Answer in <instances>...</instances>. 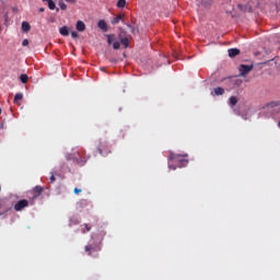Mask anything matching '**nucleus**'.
I'll return each mask as SVG.
<instances>
[{
  "instance_id": "obj_30",
  "label": "nucleus",
  "mask_w": 280,
  "mask_h": 280,
  "mask_svg": "<svg viewBox=\"0 0 280 280\" xmlns=\"http://www.w3.org/2000/svg\"><path fill=\"white\" fill-rule=\"evenodd\" d=\"M80 192H82V190H81V189H79V188H74V194H75V195H79Z\"/></svg>"
},
{
  "instance_id": "obj_11",
  "label": "nucleus",
  "mask_w": 280,
  "mask_h": 280,
  "mask_svg": "<svg viewBox=\"0 0 280 280\" xmlns=\"http://www.w3.org/2000/svg\"><path fill=\"white\" fill-rule=\"evenodd\" d=\"M125 15L122 13H119V15H116L115 19L112 20V25H117L120 21H122Z\"/></svg>"
},
{
  "instance_id": "obj_19",
  "label": "nucleus",
  "mask_w": 280,
  "mask_h": 280,
  "mask_svg": "<svg viewBox=\"0 0 280 280\" xmlns=\"http://www.w3.org/2000/svg\"><path fill=\"white\" fill-rule=\"evenodd\" d=\"M127 1L126 0H118L116 3V7L119 9H122L126 7Z\"/></svg>"
},
{
  "instance_id": "obj_12",
  "label": "nucleus",
  "mask_w": 280,
  "mask_h": 280,
  "mask_svg": "<svg viewBox=\"0 0 280 280\" xmlns=\"http://www.w3.org/2000/svg\"><path fill=\"white\" fill-rule=\"evenodd\" d=\"M237 9L242 12H252V8H249L248 5H244L242 3L237 4Z\"/></svg>"
},
{
  "instance_id": "obj_24",
  "label": "nucleus",
  "mask_w": 280,
  "mask_h": 280,
  "mask_svg": "<svg viewBox=\"0 0 280 280\" xmlns=\"http://www.w3.org/2000/svg\"><path fill=\"white\" fill-rule=\"evenodd\" d=\"M79 208H84V207H86V206H89V201L88 200H84V199H82L81 201H79Z\"/></svg>"
},
{
  "instance_id": "obj_27",
  "label": "nucleus",
  "mask_w": 280,
  "mask_h": 280,
  "mask_svg": "<svg viewBox=\"0 0 280 280\" xmlns=\"http://www.w3.org/2000/svg\"><path fill=\"white\" fill-rule=\"evenodd\" d=\"M56 182V174L55 173H50V183H55Z\"/></svg>"
},
{
  "instance_id": "obj_34",
  "label": "nucleus",
  "mask_w": 280,
  "mask_h": 280,
  "mask_svg": "<svg viewBox=\"0 0 280 280\" xmlns=\"http://www.w3.org/2000/svg\"><path fill=\"white\" fill-rule=\"evenodd\" d=\"M272 106H279L280 103H271Z\"/></svg>"
},
{
  "instance_id": "obj_4",
  "label": "nucleus",
  "mask_w": 280,
  "mask_h": 280,
  "mask_svg": "<svg viewBox=\"0 0 280 280\" xmlns=\"http://www.w3.org/2000/svg\"><path fill=\"white\" fill-rule=\"evenodd\" d=\"M238 70L242 77H246L250 71L254 70V66H246L245 63H242Z\"/></svg>"
},
{
  "instance_id": "obj_23",
  "label": "nucleus",
  "mask_w": 280,
  "mask_h": 280,
  "mask_svg": "<svg viewBox=\"0 0 280 280\" xmlns=\"http://www.w3.org/2000/svg\"><path fill=\"white\" fill-rule=\"evenodd\" d=\"M106 37H107V44L113 45L115 40V35H106Z\"/></svg>"
},
{
  "instance_id": "obj_7",
  "label": "nucleus",
  "mask_w": 280,
  "mask_h": 280,
  "mask_svg": "<svg viewBox=\"0 0 280 280\" xmlns=\"http://www.w3.org/2000/svg\"><path fill=\"white\" fill-rule=\"evenodd\" d=\"M228 54L230 58H235L241 54V50L240 48H229Z\"/></svg>"
},
{
  "instance_id": "obj_2",
  "label": "nucleus",
  "mask_w": 280,
  "mask_h": 280,
  "mask_svg": "<svg viewBox=\"0 0 280 280\" xmlns=\"http://www.w3.org/2000/svg\"><path fill=\"white\" fill-rule=\"evenodd\" d=\"M84 154V152L77 151L74 154L68 156V160H72L80 166H83L86 163V160L82 158Z\"/></svg>"
},
{
  "instance_id": "obj_26",
  "label": "nucleus",
  "mask_w": 280,
  "mask_h": 280,
  "mask_svg": "<svg viewBox=\"0 0 280 280\" xmlns=\"http://www.w3.org/2000/svg\"><path fill=\"white\" fill-rule=\"evenodd\" d=\"M120 48V42H113V49H119Z\"/></svg>"
},
{
  "instance_id": "obj_17",
  "label": "nucleus",
  "mask_w": 280,
  "mask_h": 280,
  "mask_svg": "<svg viewBox=\"0 0 280 280\" xmlns=\"http://www.w3.org/2000/svg\"><path fill=\"white\" fill-rule=\"evenodd\" d=\"M92 228L89 224L81 225V233L85 234L86 232H90Z\"/></svg>"
},
{
  "instance_id": "obj_21",
  "label": "nucleus",
  "mask_w": 280,
  "mask_h": 280,
  "mask_svg": "<svg viewBox=\"0 0 280 280\" xmlns=\"http://www.w3.org/2000/svg\"><path fill=\"white\" fill-rule=\"evenodd\" d=\"M22 100H23V94L18 93V94H15V97L13 98V103L16 104V103H19Z\"/></svg>"
},
{
  "instance_id": "obj_10",
  "label": "nucleus",
  "mask_w": 280,
  "mask_h": 280,
  "mask_svg": "<svg viewBox=\"0 0 280 280\" xmlns=\"http://www.w3.org/2000/svg\"><path fill=\"white\" fill-rule=\"evenodd\" d=\"M225 93V90L222 88H215L213 89V93H211L212 96H220Z\"/></svg>"
},
{
  "instance_id": "obj_13",
  "label": "nucleus",
  "mask_w": 280,
  "mask_h": 280,
  "mask_svg": "<svg viewBox=\"0 0 280 280\" xmlns=\"http://www.w3.org/2000/svg\"><path fill=\"white\" fill-rule=\"evenodd\" d=\"M85 30H86V26H85L84 22H81V20H79L77 22V31L84 32Z\"/></svg>"
},
{
  "instance_id": "obj_15",
  "label": "nucleus",
  "mask_w": 280,
  "mask_h": 280,
  "mask_svg": "<svg viewBox=\"0 0 280 280\" xmlns=\"http://www.w3.org/2000/svg\"><path fill=\"white\" fill-rule=\"evenodd\" d=\"M237 103H238V100H237V97H236V96H232V97H230V100H229V104H230V106H231V107L236 106V105H237Z\"/></svg>"
},
{
  "instance_id": "obj_14",
  "label": "nucleus",
  "mask_w": 280,
  "mask_h": 280,
  "mask_svg": "<svg viewBox=\"0 0 280 280\" xmlns=\"http://www.w3.org/2000/svg\"><path fill=\"white\" fill-rule=\"evenodd\" d=\"M59 34H61V36H69L68 26H61V28H59Z\"/></svg>"
},
{
  "instance_id": "obj_36",
  "label": "nucleus",
  "mask_w": 280,
  "mask_h": 280,
  "mask_svg": "<svg viewBox=\"0 0 280 280\" xmlns=\"http://www.w3.org/2000/svg\"><path fill=\"white\" fill-rule=\"evenodd\" d=\"M1 113H2V109L0 108V115H1Z\"/></svg>"
},
{
  "instance_id": "obj_37",
  "label": "nucleus",
  "mask_w": 280,
  "mask_h": 280,
  "mask_svg": "<svg viewBox=\"0 0 280 280\" xmlns=\"http://www.w3.org/2000/svg\"><path fill=\"white\" fill-rule=\"evenodd\" d=\"M278 126H279V128H280V121L278 122Z\"/></svg>"
},
{
  "instance_id": "obj_6",
  "label": "nucleus",
  "mask_w": 280,
  "mask_h": 280,
  "mask_svg": "<svg viewBox=\"0 0 280 280\" xmlns=\"http://www.w3.org/2000/svg\"><path fill=\"white\" fill-rule=\"evenodd\" d=\"M44 192V188L40 186H35L33 190H31V194H33V199L38 198Z\"/></svg>"
},
{
  "instance_id": "obj_33",
  "label": "nucleus",
  "mask_w": 280,
  "mask_h": 280,
  "mask_svg": "<svg viewBox=\"0 0 280 280\" xmlns=\"http://www.w3.org/2000/svg\"><path fill=\"white\" fill-rule=\"evenodd\" d=\"M45 12V8H39V13Z\"/></svg>"
},
{
  "instance_id": "obj_35",
  "label": "nucleus",
  "mask_w": 280,
  "mask_h": 280,
  "mask_svg": "<svg viewBox=\"0 0 280 280\" xmlns=\"http://www.w3.org/2000/svg\"><path fill=\"white\" fill-rule=\"evenodd\" d=\"M72 223H74V224H79L80 222H79V221H72Z\"/></svg>"
},
{
  "instance_id": "obj_3",
  "label": "nucleus",
  "mask_w": 280,
  "mask_h": 280,
  "mask_svg": "<svg viewBox=\"0 0 280 280\" xmlns=\"http://www.w3.org/2000/svg\"><path fill=\"white\" fill-rule=\"evenodd\" d=\"M97 152L102 155V156H106L110 153V149L107 144V142H100L98 147H97Z\"/></svg>"
},
{
  "instance_id": "obj_16",
  "label": "nucleus",
  "mask_w": 280,
  "mask_h": 280,
  "mask_svg": "<svg viewBox=\"0 0 280 280\" xmlns=\"http://www.w3.org/2000/svg\"><path fill=\"white\" fill-rule=\"evenodd\" d=\"M44 2H48V9L56 10V2L54 0H43Z\"/></svg>"
},
{
  "instance_id": "obj_8",
  "label": "nucleus",
  "mask_w": 280,
  "mask_h": 280,
  "mask_svg": "<svg viewBox=\"0 0 280 280\" xmlns=\"http://www.w3.org/2000/svg\"><path fill=\"white\" fill-rule=\"evenodd\" d=\"M97 250L98 248L94 245H91V244L85 245V252L88 253L89 256H92V253H95Z\"/></svg>"
},
{
  "instance_id": "obj_38",
  "label": "nucleus",
  "mask_w": 280,
  "mask_h": 280,
  "mask_svg": "<svg viewBox=\"0 0 280 280\" xmlns=\"http://www.w3.org/2000/svg\"><path fill=\"white\" fill-rule=\"evenodd\" d=\"M57 12H59V8H57Z\"/></svg>"
},
{
  "instance_id": "obj_20",
  "label": "nucleus",
  "mask_w": 280,
  "mask_h": 280,
  "mask_svg": "<svg viewBox=\"0 0 280 280\" xmlns=\"http://www.w3.org/2000/svg\"><path fill=\"white\" fill-rule=\"evenodd\" d=\"M120 44H121L125 48H128V47H129V39H128V37H124L122 39H120Z\"/></svg>"
},
{
  "instance_id": "obj_9",
  "label": "nucleus",
  "mask_w": 280,
  "mask_h": 280,
  "mask_svg": "<svg viewBox=\"0 0 280 280\" xmlns=\"http://www.w3.org/2000/svg\"><path fill=\"white\" fill-rule=\"evenodd\" d=\"M97 27L104 32L108 31L107 22H105V20H98Z\"/></svg>"
},
{
  "instance_id": "obj_5",
  "label": "nucleus",
  "mask_w": 280,
  "mask_h": 280,
  "mask_svg": "<svg viewBox=\"0 0 280 280\" xmlns=\"http://www.w3.org/2000/svg\"><path fill=\"white\" fill-rule=\"evenodd\" d=\"M30 206L28 200L23 199L20 200L15 203V206H13V209H15V211H22L23 209L27 208Z\"/></svg>"
},
{
  "instance_id": "obj_28",
  "label": "nucleus",
  "mask_w": 280,
  "mask_h": 280,
  "mask_svg": "<svg viewBox=\"0 0 280 280\" xmlns=\"http://www.w3.org/2000/svg\"><path fill=\"white\" fill-rule=\"evenodd\" d=\"M30 45L28 39H22V46L26 47Z\"/></svg>"
},
{
  "instance_id": "obj_18",
  "label": "nucleus",
  "mask_w": 280,
  "mask_h": 280,
  "mask_svg": "<svg viewBox=\"0 0 280 280\" xmlns=\"http://www.w3.org/2000/svg\"><path fill=\"white\" fill-rule=\"evenodd\" d=\"M30 30L31 25L28 24V22H22V31L30 32Z\"/></svg>"
},
{
  "instance_id": "obj_29",
  "label": "nucleus",
  "mask_w": 280,
  "mask_h": 280,
  "mask_svg": "<svg viewBox=\"0 0 280 280\" xmlns=\"http://www.w3.org/2000/svg\"><path fill=\"white\" fill-rule=\"evenodd\" d=\"M71 35L72 38H79V33H77L75 31H72Z\"/></svg>"
},
{
  "instance_id": "obj_22",
  "label": "nucleus",
  "mask_w": 280,
  "mask_h": 280,
  "mask_svg": "<svg viewBox=\"0 0 280 280\" xmlns=\"http://www.w3.org/2000/svg\"><path fill=\"white\" fill-rule=\"evenodd\" d=\"M20 81H22V83L26 84L28 82L27 74H20Z\"/></svg>"
},
{
  "instance_id": "obj_25",
  "label": "nucleus",
  "mask_w": 280,
  "mask_h": 280,
  "mask_svg": "<svg viewBox=\"0 0 280 280\" xmlns=\"http://www.w3.org/2000/svg\"><path fill=\"white\" fill-rule=\"evenodd\" d=\"M59 8H61V10H63V11L67 10V4L65 3L63 0H59Z\"/></svg>"
},
{
  "instance_id": "obj_1",
  "label": "nucleus",
  "mask_w": 280,
  "mask_h": 280,
  "mask_svg": "<svg viewBox=\"0 0 280 280\" xmlns=\"http://www.w3.org/2000/svg\"><path fill=\"white\" fill-rule=\"evenodd\" d=\"M188 155H182V154H174L172 153L170 155V161H168V168H172L175 171L177 167L182 168L188 165L189 161L187 160Z\"/></svg>"
},
{
  "instance_id": "obj_31",
  "label": "nucleus",
  "mask_w": 280,
  "mask_h": 280,
  "mask_svg": "<svg viewBox=\"0 0 280 280\" xmlns=\"http://www.w3.org/2000/svg\"><path fill=\"white\" fill-rule=\"evenodd\" d=\"M128 27L131 28V33L135 34L136 33V28H133V26H131L130 24H128Z\"/></svg>"
},
{
  "instance_id": "obj_32",
  "label": "nucleus",
  "mask_w": 280,
  "mask_h": 280,
  "mask_svg": "<svg viewBox=\"0 0 280 280\" xmlns=\"http://www.w3.org/2000/svg\"><path fill=\"white\" fill-rule=\"evenodd\" d=\"M68 3H75V0H66Z\"/></svg>"
}]
</instances>
